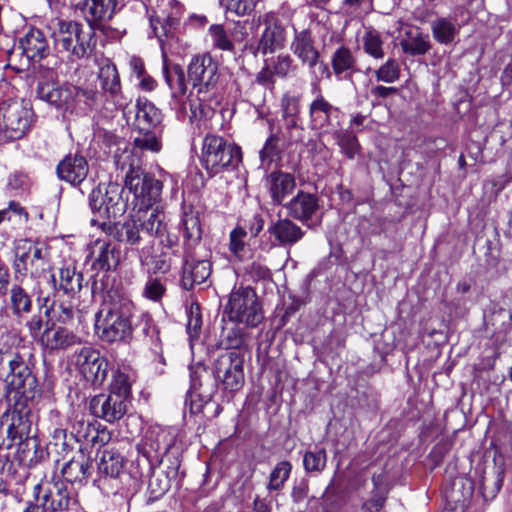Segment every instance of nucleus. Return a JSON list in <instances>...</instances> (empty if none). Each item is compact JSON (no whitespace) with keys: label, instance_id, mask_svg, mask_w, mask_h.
<instances>
[{"label":"nucleus","instance_id":"5fc2aeb1","mask_svg":"<svg viewBox=\"0 0 512 512\" xmlns=\"http://www.w3.org/2000/svg\"><path fill=\"white\" fill-rule=\"evenodd\" d=\"M202 327V316L200 306L192 303L187 312V332L191 339L197 338Z\"/></svg>","mask_w":512,"mask_h":512},{"label":"nucleus","instance_id":"6ab92c4d","mask_svg":"<svg viewBox=\"0 0 512 512\" xmlns=\"http://www.w3.org/2000/svg\"><path fill=\"white\" fill-rule=\"evenodd\" d=\"M178 230L183 238L184 251H193L201 241L202 225L199 212L191 205L182 206Z\"/></svg>","mask_w":512,"mask_h":512},{"label":"nucleus","instance_id":"aec40b11","mask_svg":"<svg viewBox=\"0 0 512 512\" xmlns=\"http://www.w3.org/2000/svg\"><path fill=\"white\" fill-rule=\"evenodd\" d=\"M43 509L52 512H78L77 499L68 488L60 482L54 483L47 489L42 498Z\"/></svg>","mask_w":512,"mask_h":512},{"label":"nucleus","instance_id":"f03ea898","mask_svg":"<svg viewBox=\"0 0 512 512\" xmlns=\"http://www.w3.org/2000/svg\"><path fill=\"white\" fill-rule=\"evenodd\" d=\"M149 25L152 35L158 40L163 60V75L167 85L176 93H185L183 72L176 68L173 73L168 70V55L178 52L179 16L176 12L167 13L163 8L149 14Z\"/></svg>","mask_w":512,"mask_h":512},{"label":"nucleus","instance_id":"bb28decb","mask_svg":"<svg viewBox=\"0 0 512 512\" xmlns=\"http://www.w3.org/2000/svg\"><path fill=\"white\" fill-rule=\"evenodd\" d=\"M270 196L274 204H281L295 189V178L290 173L275 171L266 179Z\"/></svg>","mask_w":512,"mask_h":512},{"label":"nucleus","instance_id":"f257e3e1","mask_svg":"<svg viewBox=\"0 0 512 512\" xmlns=\"http://www.w3.org/2000/svg\"><path fill=\"white\" fill-rule=\"evenodd\" d=\"M164 218V214L157 208L150 213L132 209L128 219L117 229L118 241L137 249L141 265L151 262L154 238H162L166 233ZM161 243H164L163 239Z\"/></svg>","mask_w":512,"mask_h":512},{"label":"nucleus","instance_id":"09e8293b","mask_svg":"<svg viewBox=\"0 0 512 512\" xmlns=\"http://www.w3.org/2000/svg\"><path fill=\"white\" fill-rule=\"evenodd\" d=\"M248 232L245 227L237 225L229 234V251L238 260L243 259Z\"/></svg>","mask_w":512,"mask_h":512},{"label":"nucleus","instance_id":"412c9836","mask_svg":"<svg viewBox=\"0 0 512 512\" xmlns=\"http://www.w3.org/2000/svg\"><path fill=\"white\" fill-rule=\"evenodd\" d=\"M211 275V263L207 259H195L192 251H184V265L181 283L184 289L190 290L195 284L204 283Z\"/></svg>","mask_w":512,"mask_h":512},{"label":"nucleus","instance_id":"393cba45","mask_svg":"<svg viewBox=\"0 0 512 512\" xmlns=\"http://www.w3.org/2000/svg\"><path fill=\"white\" fill-rule=\"evenodd\" d=\"M57 174L60 179L71 185H79L88 175V163L82 156H67L58 164Z\"/></svg>","mask_w":512,"mask_h":512},{"label":"nucleus","instance_id":"5701e85b","mask_svg":"<svg viewBox=\"0 0 512 512\" xmlns=\"http://www.w3.org/2000/svg\"><path fill=\"white\" fill-rule=\"evenodd\" d=\"M162 149L161 142V128L145 129L143 131H135L133 138V147L128 148L126 145L122 149L120 146L117 148L118 153L125 150L133 152V156L140 160L141 152L158 153Z\"/></svg>","mask_w":512,"mask_h":512},{"label":"nucleus","instance_id":"774afa93","mask_svg":"<svg viewBox=\"0 0 512 512\" xmlns=\"http://www.w3.org/2000/svg\"><path fill=\"white\" fill-rule=\"evenodd\" d=\"M147 268L149 273H166L170 268V263L164 256H154V249L151 252V262L146 265H142Z\"/></svg>","mask_w":512,"mask_h":512},{"label":"nucleus","instance_id":"9b49d317","mask_svg":"<svg viewBox=\"0 0 512 512\" xmlns=\"http://www.w3.org/2000/svg\"><path fill=\"white\" fill-rule=\"evenodd\" d=\"M175 441V428L151 425L137 445V449L147 459L150 467H154L162 462L163 456L167 454Z\"/></svg>","mask_w":512,"mask_h":512},{"label":"nucleus","instance_id":"69168bd1","mask_svg":"<svg viewBox=\"0 0 512 512\" xmlns=\"http://www.w3.org/2000/svg\"><path fill=\"white\" fill-rule=\"evenodd\" d=\"M282 117L299 116V96L291 93H285L281 99Z\"/></svg>","mask_w":512,"mask_h":512},{"label":"nucleus","instance_id":"ea45409f","mask_svg":"<svg viewBox=\"0 0 512 512\" xmlns=\"http://www.w3.org/2000/svg\"><path fill=\"white\" fill-rule=\"evenodd\" d=\"M337 111L338 109L326 101L322 95L317 96L309 109L312 126L318 129L324 128L329 123L332 113Z\"/></svg>","mask_w":512,"mask_h":512},{"label":"nucleus","instance_id":"20e7f679","mask_svg":"<svg viewBox=\"0 0 512 512\" xmlns=\"http://www.w3.org/2000/svg\"><path fill=\"white\" fill-rule=\"evenodd\" d=\"M133 310V302L128 297L117 293L108 294L95 314L96 334L109 343L123 340L131 333L130 318Z\"/></svg>","mask_w":512,"mask_h":512},{"label":"nucleus","instance_id":"4c0bfd02","mask_svg":"<svg viewBox=\"0 0 512 512\" xmlns=\"http://www.w3.org/2000/svg\"><path fill=\"white\" fill-rule=\"evenodd\" d=\"M99 66L98 79L103 92L108 93L111 97H116L121 90L116 66L109 59H103Z\"/></svg>","mask_w":512,"mask_h":512},{"label":"nucleus","instance_id":"473e14b6","mask_svg":"<svg viewBox=\"0 0 512 512\" xmlns=\"http://www.w3.org/2000/svg\"><path fill=\"white\" fill-rule=\"evenodd\" d=\"M89 256L93 267L102 271H109L117 264L114 247L105 239H97L90 246Z\"/></svg>","mask_w":512,"mask_h":512},{"label":"nucleus","instance_id":"37998d69","mask_svg":"<svg viewBox=\"0 0 512 512\" xmlns=\"http://www.w3.org/2000/svg\"><path fill=\"white\" fill-rule=\"evenodd\" d=\"M404 53L416 56L427 53L431 47L429 36L421 32L410 33L406 39L401 41Z\"/></svg>","mask_w":512,"mask_h":512},{"label":"nucleus","instance_id":"13d9d810","mask_svg":"<svg viewBox=\"0 0 512 512\" xmlns=\"http://www.w3.org/2000/svg\"><path fill=\"white\" fill-rule=\"evenodd\" d=\"M258 2L259 0H226L225 7L228 12L244 16L250 14Z\"/></svg>","mask_w":512,"mask_h":512},{"label":"nucleus","instance_id":"052dcab7","mask_svg":"<svg viewBox=\"0 0 512 512\" xmlns=\"http://www.w3.org/2000/svg\"><path fill=\"white\" fill-rule=\"evenodd\" d=\"M51 311L57 314V320L62 323H67L74 317V309L71 303L60 302L51 307L45 306L44 314L46 317H50Z\"/></svg>","mask_w":512,"mask_h":512},{"label":"nucleus","instance_id":"58836bf2","mask_svg":"<svg viewBox=\"0 0 512 512\" xmlns=\"http://www.w3.org/2000/svg\"><path fill=\"white\" fill-rule=\"evenodd\" d=\"M459 29L455 20L446 17H439L431 23L433 38L443 45L451 44L459 33Z\"/></svg>","mask_w":512,"mask_h":512},{"label":"nucleus","instance_id":"338daca9","mask_svg":"<svg viewBox=\"0 0 512 512\" xmlns=\"http://www.w3.org/2000/svg\"><path fill=\"white\" fill-rule=\"evenodd\" d=\"M144 332L147 336L151 338L152 343V351L155 353V355L158 358V361L160 363H165L164 357L162 355V348L160 345V339H159V330L157 327L153 324L146 323V327L144 328Z\"/></svg>","mask_w":512,"mask_h":512},{"label":"nucleus","instance_id":"1a4fd4ad","mask_svg":"<svg viewBox=\"0 0 512 512\" xmlns=\"http://www.w3.org/2000/svg\"><path fill=\"white\" fill-rule=\"evenodd\" d=\"M188 79L201 105L207 103L216 94L219 80L218 63L209 53L194 56L188 66Z\"/></svg>","mask_w":512,"mask_h":512},{"label":"nucleus","instance_id":"f8f14e48","mask_svg":"<svg viewBox=\"0 0 512 512\" xmlns=\"http://www.w3.org/2000/svg\"><path fill=\"white\" fill-rule=\"evenodd\" d=\"M244 359L237 351H226L214 363V377L230 392L238 391L244 383Z\"/></svg>","mask_w":512,"mask_h":512},{"label":"nucleus","instance_id":"a19ab883","mask_svg":"<svg viewBox=\"0 0 512 512\" xmlns=\"http://www.w3.org/2000/svg\"><path fill=\"white\" fill-rule=\"evenodd\" d=\"M177 468L169 467V471L164 472H155L153 471L149 483L148 488L150 490L151 495L154 498H158L164 495L171 487V482L177 476Z\"/></svg>","mask_w":512,"mask_h":512},{"label":"nucleus","instance_id":"7ed1b4c3","mask_svg":"<svg viewBox=\"0 0 512 512\" xmlns=\"http://www.w3.org/2000/svg\"><path fill=\"white\" fill-rule=\"evenodd\" d=\"M114 162L122 170L128 169L125 176V187L133 194V209L150 213L153 204L159 199L162 182L140 169L141 161L133 156V152L125 150L115 152Z\"/></svg>","mask_w":512,"mask_h":512},{"label":"nucleus","instance_id":"6e6552de","mask_svg":"<svg viewBox=\"0 0 512 512\" xmlns=\"http://www.w3.org/2000/svg\"><path fill=\"white\" fill-rule=\"evenodd\" d=\"M122 191L123 188L113 182L100 183L92 190L89 196V206L94 215L91 219L92 226L105 229L111 219L125 213L127 204L122 199Z\"/></svg>","mask_w":512,"mask_h":512},{"label":"nucleus","instance_id":"c9c22d12","mask_svg":"<svg viewBox=\"0 0 512 512\" xmlns=\"http://www.w3.org/2000/svg\"><path fill=\"white\" fill-rule=\"evenodd\" d=\"M331 65L338 80L350 79L355 71L356 58L349 48L341 46L333 53Z\"/></svg>","mask_w":512,"mask_h":512},{"label":"nucleus","instance_id":"f3484780","mask_svg":"<svg viewBox=\"0 0 512 512\" xmlns=\"http://www.w3.org/2000/svg\"><path fill=\"white\" fill-rule=\"evenodd\" d=\"M128 400L117 394L97 395L90 401L92 414L109 423L120 420L127 411Z\"/></svg>","mask_w":512,"mask_h":512},{"label":"nucleus","instance_id":"a211bd4d","mask_svg":"<svg viewBox=\"0 0 512 512\" xmlns=\"http://www.w3.org/2000/svg\"><path fill=\"white\" fill-rule=\"evenodd\" d=\"M75 88L70 85L59 86L55 83H39L37 95L39 99L55 106L64 113H73L75 110Z\"/></svg>","mask_w":512,"mask_h":512},{"label":"nucleus","instance_id":"4d7b16f0","mask_svg":"<svg viewBox=\"0 0 512 512\" xmlns=\"http://www.w3.org/2000/svg\"><path fill=\"white\" fill-rule=\"evenodd\" d=\"M338 144L342 152L349 158L354 159L359 153L360 145L357 137L351 132H343L338 136Z\"/></svg>","mask_w":512,"mask_h":512},{"label":"nucleus","instance_id":"e433bc0d","mask_svg":"<svg viewBox=\"0 0 512 512\" xmlns=\"http://www.w3.org/2000/svg\"><path fill=\"white\" fill-rule=\"evenodd\" d=\"M90 467V460L83 453H80L68 461L61 472L66 482L83 484L88 478Z\"/></svg>","mask_w":512,"mask_h":512},{"label":"nucleus","instance_id":"2eb2a0df","mask_svg":"<svg viewBox=\"0 0 512 512\" xmlns=\"http://www.w3.org/2000/svg\"><path fill=\"white\" fill-rule=\"evenodd\" d=\"M267 234L268 239L260 241V248L265 251L275 247H291L303 238L304 231L290 219L284 218L271 222ZM265 236L266 234L262 238Z\"/></svg>","mask_w":512,"mask_h":512},{"label":"nucleus","instance_id":"72a5a7b5","mask_svg":"<svg viewBox=\"0 0 512 512\" xmlns=\"http://www.w3.org/2000/svg\"><path fill=\"white\" fill-rule=\"evenodd\" d=\"M115 3L113 0H83L75 3L89 23L110 18Z\"/></svg>","mask_w":512,"mask_h":512},{"label":"nucleus","instance_id":"8fccbe9b","mask_svg":"<svg viewBox=\"0 0 512 512\" xmlns=\"http://www.w3.org/2000/svg\"><path fill=\"white\" fill-rule=\"evenodd\" d=\"M377 81L392 84L399 80L401 71L398 61L389 58L377 70L374 71Z\"/></svg>","mask_w":512,"mask_h":512},{"label":"nucleus","instance_id":"de8ad7c7","mask_svg":"<svg viewBox=\"0 0 512 512\" xmlns=\"http://www.w3.org/2000/svg\"><path fill=\"white\" fill-rule=\"evenodd\" d=\"M246 338L247 333L244 328L233 326L223 331L221 346L226 350L235 351L245 344Z\"/></svg>","mask_w":512,"mask_h":512},{"label":"nucleus","instance_id":"b1692460","mask_svg":"<svg viewBox=\"0 0 512 512\" xmlns=\"http://www.w3.org/2000/svg\"><path fill=\"white\" fill-rule=\"evenodd\" d=\"M243 29L244 27L240 23H237L233 30L225 29L221 24H213L208 29V37L213 48L232 52L234 43L244 40Z\"/></svg>","mask_w":512,"mask_h":512},{"label":"nucleus","instance_id":"a878e982","mask_svg":"<svg viewBox=\"0 0 512 512\" xmlns=\"http://www.w3.org/2000/svg\"><path fill=\"white\" fill-rule=\"evenodd\" d=\"M162 121L161 111L147 99L139 98L135 105L134 131L160 128Z\"/></svg>","mask_w":512,"mask_h":512},{"label":"nucleus","instance_id":"603ef678","mask_svg":"<svg viewBox=\"0 0 512 512\" xmlns=\"http://www.w3.org/2000/svg\"><path fill=\"white\" fill-rule=\"evenodd\" d=\"M130 392L131 385L128 375L119 369L113 371L112 381L110 384V394H117L118 396H122V398L128 400Z\"/></svg>","mask_w":512,"mask_h":512},{"label":"nucleus","instance_id":"0e129e2a","mask_svg":"<svg viewBox=\"0 0 512 512\" xmlns=\"http://www.w3.org/2000/svg\"><path fill=\"white\" fill-rule=\"evenodd\" d=\"M165 292V287L162 282L157 278H149L144 285L142 295L146 299L157 302Z\"/></svg>","mask_w":512,"mask_h":512},{"label":"nucleus","instance_id":"6e6d98bb","mask_svg":"<svg viewBox=\"0 0 512 512\" xmlns=\"http://www.w3.org/2000/svg\"><path fill=\"white\" fill-rule=\"evenodd\" d=\"M31 181L27 174L22 172H14L7 181V189L14 195H22L30 188Z\"/></svg>","mask_w":512,"mask_h":512},{"label":"nucleus","instance_id":"e2e57ef3","mask_svg":"<svg viewBox=\"0 0 512 512\" xmlns=\"http://www.w3.org/2000/svg\"><path fill=\"white\" fill-rule=\"evenodd\" d=\"M19 355L12 350L0 348V379H9L11 368Z\"/></svg>","mask_w":512,"mask_h":512},{"label":"nucleus","instance_id":"39448f33","mask_svg":"<svg viewBox=\"0 0 512 512\" xmlns=\"http://www.w3.org/2000/svg\"><path fill=\"white\" fill-rule=\"evenodd\" d=\"M48 27L55 50L70 61L87 58L95 49V32L91 26L84 27L76 21L54 18Z\"/></svg>","mask_w":512,"mask_h":512},{"label":"nucleus","instance_id":"2f4dec72","mask_svg":"<svg viewBox=\"0 0 512 512\" xmlns=\"http://www.w3.org/2000/svg\"><path fill=\"white\" fill-rule=\"evenodd\" d=\"M77 336L63 327H46L41 333L40 342L49 350L65 349L77 343Z\"/></svg>","mask_w":512,"mask_h":512},{"label":"nucleus","instance_id":"9d476101","mask_svg":"<svg viewBox=\"0 0 512 512\" xmlns=\"http://www.w3.org/2000/svg\"><path fill=\"white\" fill-rule=\"evenodd\" d=\"M200 160L203 167L211 175H215L225 168L237 165L241 161V151L222 137L209 134L203 139Z\"/></svg>","mask_w":512,"mask_h":512},{"label":"nucleus","instance_id":"c85d7f7f","mask_svg":"<svg viewBox=\"0 0 512 512\" xmlns=\"http://www.w3.org/2000/svg\"><path fill=\"white\" fill-rule=\"evenodd\" d=\"M10 391L17 393H25L26 387L31 388L35 383L30 368L24 361L23 357L19 355L18 359L14 362L9 379H4Z\"/></svg>","mask_w":512,"mask_h":512},{"label":"nucleus","instance_id":"bf43d9fd","mask_svg":"<svg viewBox=\"0 0 512 512\" xmlns=\"http://www.w3.org/2000/svg\"><path fill=\"white\" fill-rule=\"evenodd\" d=\"M272 68L275 76L284 78L288 75L292 67V59L289 55H278L275 58L266 60Z\"/></svg>","mask_w":512,"mask_h":512},{"label":"nucleus","instance_id":"423d86ee","mask_svg":"<svg viewBox=\"0 0 512 512\" xmlns=\"http://www.w3.org/2000/svg\"><path fill=\"white\" fill-rule=\"evenodd\" d=\"M32 115V110L18 100L16 89L8 81H0V143L23 137Z\"/></svg>","mask_w":512,"mask_h":512},{"label":"nucleus","instance_id":"dca6fc26","mask_svg":"<svg viewBox=\"0 0 512 512\" xmlns=\"http://www.w3.org/2000/svg\"><path fill=\"white\" fill-rule=\"evenodd\" d=\"M259 24H264L265 29L261 34L258 43L250 46V50L256 56L266 55L283 47L285 42V29L273 12L265 13L258 18Z\"/></svg>","mask_w":512,"mask_h":512},{"label":"nucleus","instance_id":"c03bdc74","mask_svg":"<svg viewBox=\"0 0 512 512\" xmlns=\"http://www.w3.org/2000/svg\"><path fill=\"white\" fill-rule=\"evenodd\" d=\"M327 452L324 448L315 447L303 455V466L307 473L320 474L326 467Z\"/></svg>","mask_w":512,"mask_h":512},{"label":"nucleus","instance_id":"0eeeda50","mask_svg":"<svg viewBox=\"0 0 512 512\" xmlns=\"http://www.w3.org/2000/svg\"><path fill=\"white\" fill-rule=\"evenodd\" d=\"M223 316L251 328L257 327L264 318L257 294L250 286L243 285H234L227 295Z\"/></svg>","mask_w":512,"mask_h":512},{"label":"nucleus","instance_id":"79ce46f5","mask_svg":"<svg viewBox=\"0 0 512 512\" xmlns=\"http://www.w3.org/2000/svg\"><path fill=\"white\" fill-rule=\"evenodd\" d=\"M363 51L374 58L375 60H381L384 58V42L381 34L374 28H366L361 38Z\"/></svg>","mask_w":512,"mask_h":512},{"label":"nucleus","instance_id":"7c9ffc66","mask_svg":"<svg viewBox=\"0 0 512 512\" xmlns=\"http://www.w3.org/2000/svg\"><path fill=\"white\" fill-rule=\"evenodd\" d=\"M124 456L114 447L105 448L97 460L98 474L103 477L116 478L124 468Z\"/></svg>","mask_w":512,"mask_h":512},{"label":"nucleus","instance_id":"f704fd0d","mask_svg":"<svg viewBox=\"0 0 512 512\" xmlns=\"http://www.w3.org/2000/svg\"><path fill=\"white\" fill-rule=\"evenodd\" d=\"M8 307L13 316L21 320L33 307L32 297L21 284H13L9 290Z\"/></svg>","mask_w":512,"mask_h":512},{"label":"nucleus","instance_id":"680f3d73","mask_svg":"<svg viewBox=\"0 0 512 512\" xmlns=\"http://www.w3.org/2000/svg\"><path fill=\"white\" fill-rule=\"evenodd\" d=\"M23 337L20 330L16 328L7 329L0 335V348L12 350L23 344Z\"/></svg>","mask_w":512,"mask_h":512},{"label":"nucleus","instance_id":"cd10ccee","mask_svg":"<svg viewBox=\"0 0 512 512\" xmlns=\"http://www.w3.org/2000/svg\"><path fill=\"white\" fill-rule=\"evenodd\" d=\"M291 50L303 64H307L310 68L317 64L319 53L313 45L311 32L309 30L295 31Z\"/></svg>","mask_w":512,"mask_h":512},{"label":"nucleus","instance_id":"3c124183","mask_svg":"<svg viewBox=\"0 0 512 512\" xmlns=\"http://www.w3.org/2000/svg\"><path fill=\"white\" fill-rule=\"evenodd\" d=\"M76 93L74 94L75 110H83L91 107L99 97V91L93 87L73 86Z\"/></svg>","mask_w":512,"mask_h":512},{"label":"nucleus","instance_id":"864d4df0","mask_svg":"<svg viewBox=\"0 0 512 512\" xmlns=\"http://www.w3.org/2000/svg\"><path fill=\"white\" fill-rule=\"evenodd\" d=\"M374 0H342L343 9L350 15L361 17L373 11Z\"/></svg>","mask_w":512,"mask_h":512},{"label":"nucleus","instance_id":"4468645a","mask_svg":"<svg viewBox=\"0 0 512 512\" xmlns=\"http://www.w3.org/2000/svg\"><path fill=\"white\" fill-rule=\"evenodd\" d=\"M44 249L27 239L17 241L13 269L16 275H36L45 268Z\"/></svg>","mask_w":512,"mask_h":512},{"label":"nucleus","instance_id":"c756f323","mask_svg":"<svg viewBox=\"0 0 512 512\" xmlns=\"http://www.w3.org/2000/svg\"><path fill=\"white\" fill-rule=\"evenodd\" d=\"M286 207L290 216L301 221H307L312 218L319 205L315 195L299 192Z\"/></svg>","mask_w":512,"mask_h":512},{"label":"nucleus","instance_id":"a18cd8bd","mask_svg":"<svg viewBox=\"0 0 512 512\" xmlns=\"http://www.w3.org/2000/svg\"><path fill=\"white\" fill-rule=\"evenodd\" d=\"M83 276L74 267H62L59 271V285L66 294H74L82 288Z\"/></svg>","mask_w":512,"mask_h":512},{"label":"nucleus","instance_id":"4be33fe9","mask_svg":"<svg viewBox=\"0 0 512 512\" xmlns=\"http://www.w3.org/2000/svg\"><path fill=\"white\" fill-rule=\"evenodd\" d=\"M19 48L29 62H37L48 54L49 46L44 33L40 29L30 28L19 39Z\"/></svg>","mask_w":512,"mask_h":512},{"label":"nucleus","instance_id":"ddd939ff","mask_svg":"<svg viewBox=\"0 0 512 512\" xmlns=\"http://www.w3.org/2000/svg\"><path fill=\"white\" fill-rule=\"evenodd\" d=\"M73 361L87 382L100 387L108 373V362L99 350L86 346L76 351Z\"/></svg>","mask_w":512,"mask_h":512},{"label":"nucleus","instance_id":"49530a36","mask_svg":"<svg viewBox=\"0 0 512 512\" xmlns=\"http://www.w3.org/2000/svg\"><path fill=\"white\" fill-rule=\"evenodd\" d=\"M291 471L292 464L289 461L283 460L278 462L270 473L267 490L269 492L281 490L289 479Z\"/></svg>","mask_w":512,"mask_h":512}]
</instances>
